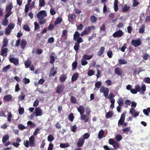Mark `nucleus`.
Wrapping results in <instances>:
<instances>
[{"label": "nucleus", "mask_w": 150, "mask_h": 150, "mask_svg": "<svg viewBox=\"0 0 150 150\" xmlns=\"http://www.w3.org/2000/svg\"><path fill=\"white\" fill-rule=\"evenodd\" d=\"M10 16L5 15L4 18L3 20L2 21V24L4 26H7L8 23V21L7 18Z\"/></svg>", "instance_id": "4468645a"}, {"label": "nucleus", "mask_w": 150, "mask_h": 150, "mask_svg": "<svg viewBox=\"0 0 150 150\" xmlns=\"http://www.w3.org/2000/svg\"><path fill=\"white\" fill-rule=\"evenodd\" d=\"M64 88V86L63 84L58 85L57 87L56 93L59 94L61 93L62 92Z\"/></svg>", "instance_id": "9b49d317"}, {"label": "nucleus", "mask_w": 150, "mask_h": 150, "mask_svg": "<svg viewBox=\"0 0 150 150\" xmlns=\"http://www.w3.org/2000/svg\"><path fill=\"white\" fill-rule=\"evenodd\" d=\"M104 131L102 129L100 130V131L99 132L98 135V138L99 139H101L102 138H103L104 136Z\"/></svg>", "instance_id": "2f4dec72"}, {"label": "nucleus", "mask_w": 150, "mask_h": 150, "mask_svg": "<svg viewBox=\"0 0 150 150\" xmlns=\"http://www.w3.org/2000/svg\"><path fill=\"white\" fill-rule=\"evenodd\" d=\"M35 137L33 135H32L29 138V141L27 140L24 141L23 144L26 147H28L29 146L34 147L35 146L36 144L35 143Z\"/></svg>", "instance_id": "f03ea898"}, {"label": "nucleus", "mask_w": 150, "mask_h": 150, "mask_svg": "<svg viewBox=\"0 0 150 150\" xmlns=\"http://www.w3.org/2000/svg\"><path fill=\"white\" fill-rule=\"evenodd\" d=\"M9 136L8 134H6L2 137V142L3 143H5V142L9 140Z\"/></svg>", "instance_id": "393cba45"}, {"label": "nucleus", "mask_w": 150, "mask_h": 150, "mask_svg": "<svg viewBox=\"0 0 150 150\" xmlns=\"http://www.w3.org/2000/svg\"><path fill=\"white\" fill-rule=\"evenodd\" d=\"M93 55H88L86 54H84L83 56V58L84 59L86 60H89L91 59L93 57Z\"/></svg>", "instance_id": "e433bc0d"}, {"label": "nucleus", "mask_w": 150, "mask_h": 150, "mask_svg": "<svg viewBox=\"0 0 150 150\" xmlns=\"http://www.w3.org/2000/svg\"><path fill=\"white\" fill-rule=\"evenodd\" d=\"M71 100L72 103L74 104L76 103V99L73 96H71Z\"/></svg>", "instance_id": "680f3d73"}, {"label": "nucleus", "mask_w": 150, "mask_h": 150, "mask_svg": "<svg viewBox=\"0 0 150 150\" xmlns=\"http://www.w3.org/2000/svg\"><path fill=\"white\" fill-rule=\"evenodd\" d=\"M2 48L1 50V55L2 56H4V54L7 52L8 49L6 48Z\"/></svg>", "instance_id": "79ce46f5"}, {"label": "nucleus", "mask_w": 150, "mask_h": 150, "mask_svg": "<svg viewBox=\"0 0 150 150\" xmlns=\"http://www.w3.org/2000/svg\"><path fill=\"white\" fill-rule=\"evenodd\" d=\"M18 128L21 130H23L26 128V127L23 124H21L18 126Z\"/></svg>", "instance_id": "0e129e2a"}, {"label": "nucleus", "mask_w": 150, "mask_h": 150, "mask_svg": "<svg viewBox=\"0 0 150 150\" xmlns=\"http://www.w3.org/2000/svg\"><path fill=\"white\" fill-rule=\"evenodd\" d=\"M144 81L145 83H150V78L149 77H145L144 78Z\"/></svg>", "instance_id": "69168bd1"}, {"label": "nucleus", "mask_w": 150, "mask_h": 150, "mask_svg": "<svg viewBox=\"0 0 150 150\" xmlns=\"http://www.w3.org/2000/svg\"><path fill=\"white\" fill-rule=\"evenodd\" d=\"M131 129V127H126V128H124L122 129V131L123 132V133H125L126 134H127V132L129 131Z\"/></svg>", "instance_id": "864d4df0"}, {"label": "nucleus", "mask_w": 150, "mask_h": 150, "mask_svg": "<svg viewBox=\"0 0 150 150\" xmlns=\"http://www.w3.org/2000/svg\"><path fill=\"white\" fill-rule=\"evenodd\" d=\"M11 67L10 65H8L2 69L3 71L5 72H6L7 70L11 68Z\"/></svg>", "instance_id": "c03bdc74"}, {"label": "nucleus", "mask_w": 150, "mask_h": 150, "mask_svg": "<svg viewBox=\"0 0 150 150\" xmlns=\"http://www.w3.org/2000/svg\"><path fill=\"white\" fill-rule=\"evenodd\" d=\"M25 94L23 93H21V95H20L18 97V99L20 100H23L25 98Z\"/></svg>", "instance_id": "bf43d9fd"}, {"label": "nucleus", "mask_w": 150, "mask_h": 150, "mask_svg": "<svg viewBox=\"0 0 150 150\" xmlns=\"http://www.w3.org/2000/svg\"><path fill=\"white\" fill-rule=\"evenodd\" d=\"M54 139V138L53 136L51 134L48 135L47 137V139L49 142H51L53 141Z\"/></svg>", "instance_id": "8fccbe9b"}, {"label": "nucleus", "mask_w": 150, "mask_h": 150, "mask_svg": "<svg viewBox=\"0 0 150 150\" xmlns=\"http://www.w3.org/2000/svg\"><path fill=\"white\" fill-rule=\"evenodd\" d=\"M125 114L126 113H124V112L121 114L120 119L119 120L118 122V127L122 125L125 120Z\"/></svg>", "instance_id": "6e6552de"}, {"label": "nucleus", "mask_w": 150, "mask_h": 150, "mask_svg": "<svg viewBox=\"0 0 150 150\" xmlns=\"http://www.w3.org/2000/svg\"><path fill=\"white\" fill-rule=\"evenodd\" d=\"M81 120H84L85 122H87L88 120L89 117L88 116L85 115H82L81 116Z\"/></svg>", "instance_id": "b1692460"}, {"label": "nucleus", "mask_w": 150, "mask_h": 150, "mask_svg": "<svg viewBox=\"0 0 150 150\" xmlns=\"http://www.w3.org/2000/svg\"><path fill=\"white\" fill-rule=\"evenodd\" d=\"M114 72L117 75L121 76L122 74V69L120 67H117L114 69Z\"/></svg>", "instance_id": "f8f14e48"}, {"label": "nucleus", "mask_w": 150, "mask_h": 150, "mask_svg": "<svg viewBox=\"0 0 150 150\" xmlns=\"http://www.w3.org/2000/svg\"><path fill=\"white\" fill-rule=\"evenodd\" d=\"M13 7V5L12 3H10L7 5L6 7V11L7 13L5 14L8 16H10L12 13L11 10Z\"/></svg>", "instance_id": "20e7f679"}, {"label": "nucleus", "mask_w": 150, "mask_h": 150, "mask_svg": "<svg viewBox=\"0 0 150 150\" xmlns=\"http://www.w3.org/2000/svg\"><path fill=\"white\" fill-rule=\"evenodd\" d=\"M34 25L35 26L34 30H38L40 29V25L37 22H34Z\"/></svg>", "instance_id": "13d9d810"}, {"label": "nucleus", "mask_w": 150, "mask_h": 150, "mask_svg": "<svg viewBox=\"0 0 150 150\" xmlns=\"http://www.w3.org/2000/svg\"><path fill=\"white\" fill-rule=\"evenodd\" d=\"M129 6H127V5H125L122 8V10L123 12H127L130 9Z\"/></svg>", "instance_id": "cd10ccee"}, {"label": "nucleus", "mask_w": 150, "mask_h": 150, "mask_svg": "<svg viewBox=\"0 0 150 150\" xmlns=\"http://www.w3.org/2000/svg\"><path fill=\"white\" fill-rule=\"evenodd\" d=\"M114 9L115 11H117L118 9V0H115L114 1Z\"/></svg>", "instance_id": "7c9ffc66"}, {"label": "nucleus", "mask_w": 150, "mask_h": 150, "mask_svg": "<svg viewBox=\"0 0 150 150\" xmlns=\"http://www.w3.org/2000/svg\"><path fill=\"white\" fill-rule=\"evenodd\" d=\"M95 28L94 26L92 25L88 27L84 30L86 31L87 34L88 35L89 33H91V30H93Z\"/></svg>", "instance_id": "dca6fc26"}, {"label": "nucleus", "mask_w": 150, "mask_h": 150, "mask_svg": "<svg viewBox=\"0 0 150 150\" xmlns=\"http://www.w3.org/2000/svg\"><path fill=\"white\" fill-rule=\"evenodd\" d=\"M62 18L60 17H58L56 21L54 23V25H56L58 24H59L62 22Z\"/></svg>", "instance_id": "f704fd0d"}, {"label": "nucleus", "mask_w": 150, "mask_h": 150, "mask_svg": "<svg viewBox=\"0 0 150 150\" xmlns=\"http://www.w3.org/2000/svg\"><path fill=\"white\" fill-rule=\"evenodd\" d=\"M27 44V41L26 40L24 39H23L21 40V48L23 49H24L26 45Z\"/></svg>", "instance_id": "6ab92c4d"}, {"label": "nucleus", "mask_w": 150, "mask_h": 150, "mask_svg": "<svg viewBox=\"0 0 150 150\" xmlns=\"http://www.w3.org/2000/svg\"><path fill=\"white\" fill-rule=\"evenodd\" d=\"M31 63V61L29 59H28L27 60L25 61L24 62V64L25 68H28L30 67Z\"/></svg>", "instance_id": "4be33fe9"}, {"label": "nucleus", "mask_w": 150, "mask_h": 150, "mask_svg": "<svg viewBox=\"0 0 150 150\" xmlns=\"http://www.w3.org/2000/svg\"><path fill=\"white\" fill-rule=\"evenodd\" d=\"M80 42H76L75 45L74 46V48L76 52L79 50L80 47Z\"/></svg>", "instance_id": "bb28decb"}, {"label": "nucleus", "mask_w": 150, "mask_h": 150, "mask_svg": "<svg viewBox=\"0 0 150 150\" xmlns=\"http://www.w3.org/2000/svg\"><path fill=\"white\" fill-rule=\"evenodd\" d=\"M117 103L120 106H123L124 105V100L122 98H119L117 101Z\"/></svg>", "instance_id": "473e14b6"}, {"label": "nucleus", "mask_w": 150, "mask_h": 150, "mask_svg": "<svg viewBox=\"0 0 150 150\" xmlns=\"http://www.w3.org/2000/svg\"><path fill=\"white\" fill-rule=\"evenodd\" d=\"M12 99V96L10 95H8L4 97L3 100L7 102L11 100Z\"/></svg>", "instance_id": "a211bd4d"}, {"label": "nucleus", "mask_w": 150, "mask_h": 150, "mask_svg": "<svg viewBox=\"0 0 150 150\" xmlns=\"http://www.w3.org/2000/svg\"><path fill=\"white\" fill-rule=\"evenodd\" d=\"M45 1L44 0H39V6L40 7L44 6H45Z\"/></svg>", "instance_id": "a18cd8bd"}, {"label": "nucleus", "mask_w": 150, "mask_h": 150, "mask_svg": "<svg viewBox=\"0 0 150 150\" xmlns=\"http://www.w3.org/2000/svg\"><path fill=\"white\" fill-rule=\"evenodd\" d=\"M149 57V55L148 54H144L143 56V58L144 60H147Z\"/></svg>", "instance_id": "338daca9"}, {"label": "nucleus", "mask_w": 150, "mask_h": 150, "mask_svg": "<svg viewBox=\"0 0 150 150\" xmlns=\"http://www.w3.org/2000/svg\"><path fill=\"white\" fill-rule=\"evenodd\" d=\"M9 60L11 62L13 63L16 66L18 64L19 61L17 58L14 57H10Z\"/></svg>", "instance_id": "ddd939ff"}, {"label": "nucleus", "mask_w": 150, "mask_h": 150, "mask_svg": "<svg viewBox=\"0 0 150 150\" xmlns=\"http://www.w3.org/2000/svg\"><path fill=\"white\" fill-rule=\"evenodd\" d=\"M114 96L112 93H110L109 96L108 97V98L110 100V101H115L114 98Z\"/></svg>", "instance_id": "c9c22d12"}, {"label": "nucleus", "mask_w": 150, "mask_h": 150, "mask_svg": "<svg viewBox=\"0 0 150 150\" xmlns=\"http://www.w3.org/2000/svg\"><path fill=\"white\" fill-rule=\"evenodd\" d=\"M23 29L26 31L29 32L30 31V29L28 25H25L23 27Z\"/></svg>", "instance_id": "37998d69"}, {"label": "nucleus", "mask_w": 150, "mask_h": 150, "mask_svg": "<svg viewBox=\"0 0 150 150\" xmlns=\"http://www.w3.org/2000/svg\"><path fill=\"white\" fill-rule=\"evenodd\" d=\"M22 81L25 84H27L29 83L30 82V79L25 77L23 79Z\"/></svg>", "instance_id": "5fc2aeb1"}, {"label": "nucleus", "mask_w": 150, "mask_h": 150, "mask_svg": "<svg viewBox=\"0 0 150 150\" xmlns=\"http://www.w3.org/2000/svg\"><path fill=\"white\" fill-rule=\"evenodd\" d=\"M27 125H30V127L31 128H34L35 126V124L33 123L30 121H29L28 122Z\"/></svg>", "instance_id": "de8ad7c7"}, {"label": "nucleus", "mask_w": 150, "mask_h": 150, "mask_svg": "<svg viewBox=\"0 0 150 150\" xmlns=\"http://www.w3.org/2000/svg\"><path fill=\"white\" fill-rule=\"evenodd\" d=\"M7 121L8 122H10L11 121V118L12 117V115L11 114L10 112H8L7 114Z\"/></svg>", "instance_id": "58836bf2"}, {"label": "nucleus", "mask_w": 150, "mask_h": 150, "mask_svg": "<svg viewBox=\"0 0 150 150\" xmlns=\"http://www.w3.org/2000/svg\"><path fill=\"white\" fill-rule=\"evenodd\" d=\"M124 34L123 32L121 30H119L115 32L113 34L112 36L114 38L120 37Z\"/></svg>", "instance_id": "1a4fd4ad"}, {"label": "nucleus", "mask_w": 150, "mask_h": 150, "mask_svg": "<svg viewBox=\"0 0 150 150\" xmlns=\"http://www.w3.org/2000/svg\"><path fill=\"white\" fill-rule=\"evenodd\" d=\"M54 56L55 53L53 52H52L50 54V60L49 62L50 64H52L54 63L55 61Z\"/></svg>", "instance_id": "f3484780"}, {"label": "nucleus", "mask_w": 150, "mask_h": 150, "mask_svg": "<svg viewBox=\"0 0 150 150\" xmlns=\"http://www.w3.org/2000/svg\"><path fill=\"white\" fill-rule=\"evenodd\" d=\"M39 103V100L38 99H37L34 102V103L33 104V106L35 107H37Z\"/></svg>", "instance_id": "052dcab7"}, {"label": "nucleus", "mask_w": 150, "mask_h": 150, "mask_svg": "<svg viewBox=\"0 0 150 150\" xmlns=\"http://www.w3.org/2000/svg\"><path fill=\"white\" fill-rule=\"evenodd\" d=\"M143 112L146 115L148 116L149 115V113H150V108H148L146 109H144Z\"/></svg>", "instance_id": "4c0bfd02"}, {"label": "nucleus", "mask_w": 150, "mask_h": 150, "mask_svg": "<svg viewBox=\"0 0 150 150\" xmlns=\"http://www.w3.org/2000/svg\"><path fill=\"white\" fill-rule=\"evenodd\" d=\"M68 118L69 120L71 122L73 121L74 117L73 113H71L69 115Z\"/></svg>", "instance_id": "49530a36"}, {"label": "nucleus", "mask_w": 150, "mask_h": 150, "mask_svg": "<svg viewBox=\"0 0 150 150\" xmlns=\"http://www.w3.org/2000/svg\"><path fill=\"white\" fill-rule=\"evenodd\" d=\"M57 73V71L56 69H54V67H52L50 71V72L49 74V76H54Z\"/></svg>", "instance_id": "aec40b11"}, {"label": "nucleus", "mask_w": 150, "mask_h": 150, "mask_svg": "<svg viewBox=\"0 0 150 150\" xmlns=\"http://www.w3.org/2000/svg\"><path fill=\"white\" fill-rule=\"evenodd\" d=\"M71 130L74 132H76V130L77 129V126L75 125L73 126H72L71 127Z\"/></svg>", "instance_id": "6e6d98bb"}, {"label": "nucleus", "mask_w": 150, "mask_h": 150, "mask_svg": "<svg viewBox=\"0 0 150 150\" xmlns=\"http://www.w3.org/2000/svg\"><path fill=\"white\" fill-rule=\"evenodd\" d=\"M15 26V25L14 23H11L8 25L7 28L11 30L14 28Z\"/></svg>", "instance_id": "a19ab883"}, {"label": "nucleus", "mask_w": 150, "mask_h": 150, "mask_svg": "<svg viewBox=\"0 0 150 150\" xmlns=\"http://www.w3.org/2000/svg\"><path fill=\"white\" fill-rule=\"evenodd\" d=\"M84 59H82L81 60V64L82 66H85L88 64V62Z\"/></svg>", "instance_id": "e2e57ef3"}, {"label": "nucleus", "mask_w": 150, "mask_h": 150, "mask_svg": "<svg viewBox=\"0 0 150 150\" xmlns=\"http://www.w3.org/2000/svg\"><path fill=\"white\" fill-rule=\"evenodd\" d=\"M135 89H131L130 91L133 94H136L137 92H139L142 94H144V92L146 90V86L145 84L143 83L141 85L140 88L139 85H136L135 86Z\"/></svg>", "instance_id": "f257e3e1"}, {"label": "nucleus", "mask_w": 150, "mask_h": 150, "mask_svg": "<svg viewBox=\"0 0 150 150\" xmlns=\"http://www.w3.org/2000/svg\"><path fill=\"white\" fill-rule=\"evenodd\" d=\"M8 39L6 38L4 39L3 41V44L1 48H2L6 47L8 45Z\"/></svg>", "instance_id": "c85d7f7f"}, {"label": "nucleus", "mask_w": 150, "mask_h": 150, "mask_svg": "<svg viewBox=\"0 0 150 150\" xmlns=\"http://www.w3.org/2000/svg\"><path fill=\"white\" fill-rule=\"evenodd\" d=\"M113 115V112L112 111H109L105 115V117L106 118H109L110 117H112Z\"/></svg>", "instance_id": "72a5a7b5"}, {"label": "nucleus", "mask_w": 150, "mask_h": 150, "mask_svg": "<svg viewBox=\"0 0 150 150\" xmlns=\"http://www.w3.org/2000/svg\"><path fill=\"white\" fill-rule=\"evenodd\" d=\"M90 20L92 23H95L96 22L97 19L95 16L92 15L90 17Z\"/></svg>", "instance_id": "ea45409f"}, {"label": "nucleus", "mask_w": 150, "mask_h": 150, "mask_svg": "<svg viewBox=\"0 0 150 150\" xmlns=\"http://www.w3.org/2000/svg\"><path fill=\"white\" fill-rule=\"evenodd\" d=\"M95 85L96 88L98 89L101 87V83L99 81H98L95 83Z\"/></svg>", "instance_id": "3c124183"}, {"label": "nucleus", "mask_w": 150, "mask_h": 150, "mask_svg": "<svg viewBox=\"0 0 150 150\" xmlns=\"http://www.w3.org/2000/svg\"><path fill=\"white\" fill-rule=\"evenodd\" d=\"M37 16L38 19L42 20L47 16L46 11L45 10L41 11L37 14Z\"/></svg>", "instance_id": "39448f33"}, {"label": "nucleus", "mask_w": 150, "mask_h": 150, "mask_svg": "<svg viewBox=\"0 0 150 150\" xmlns=\"http://www.w3.org/2000/svg\"><path fill=\"white\" fill-rule=\"evenodd\" d=\"M84 140L83 138H80L79 139L78 142L77 143V145L78 147H82L84 142Z\"/></svg>", "instance_id": "2eb2a0df"}, {"label": "nucleus", "mask_w": 150, "mask_h": 150, "mask_svg": "<svg viewBox=\"0 0 150 150\" xmlns=\"http://www.w3.org/2000/svg\"><path fill=\"white\" fill-rule=\"evenodd\" d=\"M141 41L139 39L137 40H132L131 42V44L134 47H137L141 45Z\"/></svg>", "instance_id": "9d476101"}, {"label": "nucleus", "mask_w": 150, "mask_h": 150, "mask_svg": "<svg viewBox=\"0 0 150 150\" xmlns=\"http://www.w3.org/2000/svg\"><path fill=\"white\" fill-rule=\"evenodd\" d=\"M72 70H74L77 67V63L76 61H75L72 63Z\"/></svg>", "instance_id": "603ef678"}, {"label": "nucleus", "mask_w": 150, "mask_h": 150, "mask_svg": "<svg viewBox=\"0 0 150 150\" xmlns=\"http://www.w3.org/2000/svg\"><path fill=\"white\" fill-rule=\"evenodd\" d=\"M105 50L104 47H101L100 48V50L98 52H97V55L99 56H100L102 55V54L103 53Z\"/></svg>", "instance_id": "c756f323"}, {"label": "nucleus", "mask_w": 150, "mask_h": 150, "mask_svg": "<svg viewBox=\"0 0 150 150\" xmlns=\"http://www.w3.org/2000/svg\"><path fill=\"white\" fill-rule=\"evenodd\" d=\"M112 145L115 149H118L120 146L119 144L117 142H115Z\"/></svg>", "instance_id": "774afa93"}, {"label": "nucleus", "mask_w": 150, "mask_h": 150, "mask_svg": "<svg viewBox=\"0 0 150 150\" xmlns=\"http://www.w3.org/2000/svg\"><path fill=\"white\" fill-rule=\"evenodd\" d=\"M79 77V73L76 72L74 73L72 76L71 81L72 82L75 81Z\"/></svg>", "instance_id": "412c9836"}, {"label": "nucleus", "mask_w": 150, "mask_h": 150, "mask_svg": "<svg viewBox=\"0 0 150 150\" xmlns=\"http://www.w3.org/2000/svg\"><path fill=\"white\" fill-rule=\"evenodd\" d=\"M35 114L36 116H41L42 115V110L39 107L35 108V111L34 112L31 116H33V115Z\"/></svg>", "instance_id": "0eeeda50"}, {"label": "nucleus", "mask_w": 150, "mask_h": 150, "mask_svg": "<svg viewBox=\"0 0 150 150\" xmlns=\"http://www.w3.org/2000/svg\"><path fill=\"white\" fill-rule=\"evenodd\" d=\"M115 138L117 141H120L122 139V137L121 135L118 134L116 136Z\"/></svg>", "instance_id": "09e8293b"}, {"label": "nucleus", "mask_w": 150, "mask_h": 150, "mask_svg": "<svg viewBox=\"0 0 150 150\" xmlns=\"http://www.w3.org/2000/svg\"><path fill=\"white\" fill-rule=\"evenodd\" d=\"M119 63L121 65L126 64L127 63V61L124 59H118Z\"/></svg>", "instance_id": "5701e85b"}, {"label": "nucleus", "mask_w": 150, "mask_h": 150, "mask_svg": "<svg viewBox=\"0 0 150 150\" xmlns=\"http://www.w3.org/2000/svg\"><path fill=\"white\" fill-rule=\"evenodd\" d=\"M100 93H103V96L105 97L108 96L109 93V89L108 88L102 86L100 87Z\"/></svg>", "instance_id": "423d86ee"}, {"label": "nucleus", "mask_w": 150, "mask_h": 150, "mask_svg": "<svg viewBox=\"0 0 150 150\" xmlns=\"http://www.w3.org/2000/svg\"><path fill=\"white\" fill-rule=\"evenodd\" d=\"M73 40L77 42L82 43L83 41L82 38L80 37V34L78 31H76L74 34Z\"/></svg>", "instance_id": "7ed1b4c3"}, {"label": "nucleus", "mask_w": 150, "mask_h": 150, "mask_svg": "<svg viewBox=\"0 0 150 150\" xmlns=\"http://www.w3.org/2000/svg\"><path fill=\"white\" fill-rule=\"evenodd\" d=\"M145 27L144 25H143L142 27L139 28V32L140 33H142L144 32Z\"/></svg>", "instance_id": "4d7b16f0"}, {"label": "nucleus", "mask_w": 150, "mask_h": 150, "mask_svg": "<svg viewBox=\"0 0 150 150\" xmlns=\"http://www.w3.org/2000/svg\"><path fill=\"white\" fill-rule=\"evenodd\" d=\"M78 111L80 112L81 115L83 114L84 112V108L81 105L77 108Z\"/></svg>", "instance_id": "a878e982"}]
</instances>
